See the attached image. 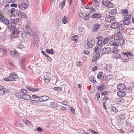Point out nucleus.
I'll return each instance as SVG.
<instances>
[{
    "instance_id": "obj_1",
    "label": "nucleus",
    "mask_w": 134,
    "mask_h": 134,
    "mask_svg": "<svg viewBox=\"0 0 134 134\" xmlns=\"http://www.w3.org/2000/svg\"><path fill=\"white\" fill-rule=\"evenodd\" d=\"M4 10H7L8 12L9 13H11L12 14H16V15H19V14L18 11L14 8H10L9 4H7L5 6Z\"/></svg>"
},
{
    "instance_id": "obj_2",
    "label": "nucleus",
    "mask_w": 134,
    "mask_h": 134,
    "mask_svg": "<svg viewBox=\"0 0 134 134\" xmlns=\"http://www.w3.org/2000/svg\"><path fill=\"white\" fill-rule=\"evenodd\" d=\"M29 3L27 0H22L21 3L18 4V8L21 10H22V8L27 9L29 7Z\"/></svg>"
},
{
    "instance_id": "obj_3",
    "label": "nucleus",
    "mask_w": 134,
    "mask_h": 134,
    "mask_svg": "<svg viewBox=\"0 0 134 134\" xmlns=\"http://www.w3.org/2000/svg\"><path fill=\"white\" fill-rule=\"evenodd\" d=\"M30 24V23H27V24L25 25V32L30 36H33L35 34V33L34 31H32L31 29L29 26Z\"/></svg>"
},
{
    "instance_id": "obj_4",
    "label": "nucleus",
    "mask_w": 134,
    "mask_h": 134,
    "mask_svg": "<svg viewBox=\"0 0 134 134\" xmlns=\"http://www.w3.org/2000/svg\"><path fill=\"white\" fill-rule=\"evenodd\" d=\"M114 41L115 42H113L111 43L113 46H118L119 45H123L125 43V40L121 38L116 41Z\"/></svg>"
},
{
    "instance_id": "obj_5",
    "label": "nucleus",
    "mask_w": 134,
    "mask_h": 134,
    "mask_svg": "<svg viewBox=\"0 0 134 134\" xmlns=\"http://www.w3.org/2000/svg\"><path fill=\"white\" fill-rule=\"evenodd\" d=\"M14 20L13 21L10 20V22L7 26L10 30L12 31H13L16 28Z\"/></svg>"
},
{
    "instance_id": "obj_6",
    "label": "nucleus",
    "mask_w": 134,
    "mask_h": 134,
    "mask_svg": "<svg viewBox=\"0 0 134 134\" xmlns=\"http://www.w3.org/2000/svg\"><path fill=\"white\" fill-rule=\"evenodd\" d=\"M93 42L92 39L88 37L87 39V43L85 46L86 48L88 49L92 48L93 46Z\"/></svg>"
},
{
    "instance_id": "obj_7",
    "label": "nucleus",
    "mask_w": 134,
    "mask_h": 134,
    "mask_svg": "<svg viewBox=\"0 0 134 134\" xmlns=\"http://www.w3.org/2000/svg\"><path fill=\"white\" fill-rule=\"evenodd\" d=\"M9 77L10 79L9 80V81H16V80L18 78V76L17 74L12 73L9 75Z\"/></svg>"
},
{
    "instance_id": "obj_8",
    "label": "nucleus",
    "mask_w": 134,
    "mask_h": 134,
    "mask_svg": "<svg viewBox=\"0 0 134 134\" xmlns=\"http://www.w3.org/2000/svg\"><path fill=\"white\" fill-rule=\"evenodd\" d=\"M115 17L114 16H110L109 15L106 16L105 18L106 21L110 23L115 20Z\"/></svg>"
},
{
    "instance_id": "obj_9",
    "label": "nucleus",
    "mask_w": 134,
    "mask_h": 134,
    "mask_svg": "<svg viewBox=\"0 0 134 134\" xmlns=\"http://www.w3.org/2000/svg\"><path fill=\"white\" fill-rule=\"evenodd\" d=\"M102 52L104 54H108L111 52V49L110 47L106 46L102 49Z\"/></svg>"
},
{
    "instance_id": "obj_10",
    "label": "nucleus",
    "mask_w": 134,
    "mask_h": 134,
    "mask_svg": "<svg viewBox=\"0 0 134 134\" xmlns=\"http://www.w3.org/2000/svg\"><path fill=\"white\" fill-rule=\"evenodd\" d=\"M13 33H12L11 36L13 38H14L18 36L19 32L18 31L17 29L15 28V29L13 30Z\"/></svg>"
},
{
    "instance_id": "obj_11",
    "label": "nucleus",
    "mask_w": 134,
    "mask_h": 134,
    "mask_svg": "<svg viewBox=\"0 0 134 134\" xmlns=\"http://www.w3.org/2000/svg\"><path fill=\"white\" fill-rule=\"evenodd\" d=\"M2 87L0 89V95H4L9 91V90L8 89L4 88V87L3 86H2Z\"/></svg>"
},
{
    "instance_id": "obj_12",
    "label": "nucleus",
    "mask_w": 134,
    "mask_h": 134,
    "mask_svg": "<svg viewBox=\"0 0 134 134\" xmlns=\"http://www.w3.org/2000/svg\"><path fill=\"white\" fill-rule=\"evenodd\" d=\"M100 27V25L98 23L95 24L93 26L92 29L93 32H95L97 31L99 29Z\"/></svg>"
},
{
    "instance_id": "obj_13",
    "label": "nucleus",
    "mask_w": 134,
    "mask_h": 134,
    "mask_svg": "<svg viewBox=\"0 0 134 134\" xmlns=\"http://www.w3.org/2000/svg\"><path fill=\"white\" fill-rule=\"evenodd\" d=\"M121 53L122 54L121 59L128 55L129 56H132L133 55V53L131 52H127Z\"/></svg>"
},
{
    "instance_id": "obj_14",
    "label": "nucleus",
    "mask_w": 134,
    "mask_h": 134,
    "mask_svg": "<svg viewBox=\"0 0 134 134\" xmlns=\"http://www.w3.org/2000/svg\"><path fill=\"white\" fill-rule=\"evenodd\" d=\"M122 37V36L121 34L119 32H117V33H116V35L115 36L114 39L117 40L121 38Z\"/></svg>"
},
{
    "instance_id": "obj_15",
    "label": "nucleus",
    "mask_w": 134,
    "mask_h": 134,
    "mask_svg": "<svg viewBox=\"0 0 134 134\" xmlns=\"http://www.w3.org/2000/svg\"><path fill=\"white\" fill-rule=\"evenodd\" d=\"M118 90H122L125 88V84L121 83L118 85L117 86Z\"/></svg>"
},
{
    "instance_id": "obj_16",
    "label": "nucleus",
    "mask_w": 134,
    "mask_h": 134,
    "mask_svg": "<svg viewBox=\"0 0 134 134\" xmlns=\"http://www.w3.org/2000/svg\"><path fill=\"white\" fill-rule=\"evenodd\" d=\"M7 48L5 47H0V52H3V55L5 56L7 54Z\"/></svg>"
},
{
    "instance_id": "obj_17",
    "label": "nucleus",
    "mask_w": 134,
    "mask_h": 134,
    "mask_svg": "<svg viewBox=\"0 0 134 134\" xmlns=\"http://www.w3.org/2000/svg\"><path fill=\"white\" fill-rule=\"evenodd\" d=\"M22 98L25 100H29L31 99L32 97L29 95L23 94L22 95Z\"/></svg>"
},
{
    "instance_id": "obj_18",
    "label": "nucleus",
    "mask_w": 134,
    "mask_h": 134,
    "mask_svg": "<svg viewBox=\"0 0 134 134\" xmlns=\"http://www.w3.org/2000/svg\"><path fill=\"white\" fill-rule=\"evenodd\" d=\"M119 25V23L115 22L111 23L110 26L111 27L115 29L118 28Z\"/></svg>"
},
{
    "instance_id": "obj_19",
    "label": "nucleus",
    "mask_w": 134,
    "mask_h": 134,
    "mask_svg": "<svg viewBox=\"0 0 134 134\" xmlns=\"http://www.w3.org/2000/svg\"><path fill=\"white\" fill-rule=\"evenodd\" d=\"M117 94L118 96L120 97H122L125 96L126 95V93L124 91L122 90H121L117 92Z\"/></svg>"
},
{
    "instance_id": "obj_20",
    "label": "nucleus",
    "mask_w": 134,
    "mask_h": 134,
    "mask_svg": "<svg viewBox=\"0 0 134 134\" xmlns=\"http://www.w3.org/2000/svg\"><path fill=\"white\" fill-rule=\"evenodd\" d=\"M113 39V38H111V37L109 39L108 38L106 37L105 38L103 41V43L104 44H107L109 41L110 40V42H113V40L112 41L111 40Z\"/></svg>"
},
{
    "instance_id": "obj_21",
    "label": "nucleus",
    "mask_w": 134,
    "mask_h": 134,
    "mask_svg": "<svg viewBox=\"0 0 134 134\" xmlns=\"http://www.w3.org/2000/svg\"><path fill=\"white\" fill-rule=\"evenodd\" d=\"M109 109L110 110H111L112 112L114 114L116 113L118 111L117 108L116 107L113 106L110 107Z\"/></svg>"
},
{
    "instance_id": "obj_22",
    "label": "nucleus",
    "mask_w": 134,
    "mask_h": 134,
    "mask_svg": "<svg viewBox=\"0 0 134 134\" xmlns=\"http://www.w3.org/2000/svg\"><path fill=\"white\" fill-rule=\"evenodd\" d=\"M10 53L11 56L14 58H16L18 54V52L13 51H11Z\"/></svg>"
},
{
    "instance_id": "obj_23",
    "label": "nucleus",
    "mask_w": 134,
    "mask_h": 134,
    "mask_svg": "<svg viewBox=\"0 0 134 134\" xmlns=\"http://www.w3.org/2000/svg\"><path fill=\"white\" fill-rule=\"evenodd\" d=\"M118 117L119 120H123L125 119V114H120L118 116Z\"/></svg>"
},
{
    "instance_id": "obj_24",
    "label": "nucleus",
    "mask_w": 134,
    "mask_h": 134,
    "mask_svg": "<svg viewBox=\"0 0 134 134\" xmlns=\"http://www.w3.org/2000/svg\"><path fill=\"white\" fill-rule=\"evenodd\" d=\"M50 105L53 108H56L58 105V102L57 101L54 100L50 103Z\"/></svg>"
},
{
    "instance_id": "obj_25",
    "label": "nucleus",
    "mask_w": 134,
    "mask_h": 134,
    "mask_svg": "<svg viewBox=\"0 0 134 134\" xmlns=\"http://www.w3.org/2000/svg\"><path fill=\"white\" fill-rule=\"evenodd\" d=\"M106 87L105 86L101 84L99 86H98L97 88V90L99 91H102Z\"/></svg>"
},
{
    "instance_id": "obj_26",
    "label": "nucleus",
    "mask_w": 134,
    "mask_h": 134,
    "mask_svg": "<svg viewBox=\"0 0 134 134\" xmlns=\"http://www.w3.org/2000/svg\"><path fill=\"white\" fill-rule=\"evenodd\" d=\"M18 12L19 13V14H20V15L21 17L25 19H26L27 18V16L26 15V14L24 13V12L21 11H19V12L18 11Z\"/></svg>"
},
{
    "instance_id": "obj_27",
    "label": "nucleus",
    "mask_w": 134,
    "mask_h": 134,
    "mask_svg": "<svg viewBox=\"0 0 134 134\" xmlns=\"http://www.w3.org/2000/svg\"><path fill=\"white\" fill-rule=\"evenodd\" d=\"M101 15L99 13H94L92 15L91 17L95 18H99L101 17Z\"/></svg>"
},
{
    "instance_id": "obj_28",
    "label": "nucleus",
    "mask_w": 134,
    "mask_h": 134,
    "mask_svg": "<svg viewBox=\"0 0 134 134\" xmlns=\"http://www.w3.org/2000/svg\"><path fill=\"white\" fill-rule=\"evenodd\" d=\"M132 16L131 14L130 15H126L124 16L123 20H130V19L131 18Z\"/></svg>"
},
{
    "instance_id": "obj_29",
    "label": "nucleus",
    "mask_w": 134,
    "mask_h": 134,
    "mask_svg": "<svg viewBox=\"0 0 134 134\" xmlns=\"http://www.w3.org/2000/svg\"><path fill=\"white\" fill-rule=\"evenodd\" d=\"M109 1L108 0H103L102 1V4L103 5L107 7Z\"/></svg>"
},
{
    "instance_id": "obj_30",
    "label": "nucleus",
    "mask_w": 134,
    "mask_h": 134,
    "mask_svg": "<svg viewBox=\"0 0 134 134\" xmlns=\"http://www.w3.org/2000/svg\"><path fill=\"white\" fill-rule=\"evenodd\" d=\"M46 53L53 55L54 54V51L52 49H46Z\"/></svg>"
},
{
    "instance_id": "obj_31",
    "label": "nucleus",
    "mask_w": 134,
    "mask_h": 134,
    "mask_svg": "<svg viewBox=\"0 0 134 134\" xmlns=\"http://www.w3.org/2000/svg\"><path fill=\"white\" fill-rule=\"evenodd\" d=\"M120 30H124V25L123 24H119V25L118 28Z\"/></svg>"
},
{
    "instance_id": "obj_32",
    "label": "nucleus",
    "mask_w": 134,
    "mask_h": 134,
    "mask_svg": "<svg viewBox=\"0 0 134 134\" xmlns=\"http://www.w3.org/2000/svg\"><path fill=\"white\" fill-rule=\"evenodd\" d=\"M111 51L112 53H116L118 52V50L116 47H113L112 48Z\"/></svg>"
},
{
    "instance_id": "obj_33",
    "label": "nucleus",
    "mask_w": 134,
    "mask_h": 134,
    "mask_svg": "<svg viewBox=\"0 0 134 134\" xmlns=\"http://www.w3.org/2000/svg\"><path fill=\"white\" fill-rule=\"evenodd\" d=\"M10 22V21H9V20L7 19H4L3 20L2 22L7 26L8 25Z\"/></svg>"
},
{
    "instance_id": "obj_34",
    "label": "nucleus",
    "mask_w": 134,
    "mask_h": 134,
    "mask_svg": "<svg viewBox=\"0 0 134 134\" xmlns=\"http://www.w3.org/2000/svg\"><path fill=\"white\" fill-rule=\"evenodd\" d=\"M27 33L25 32H23L21 34V37L23 39H24L27 36Z\"/></svg>"
},
{
    "instance_id": "obj_35",
    "label": "nucleus",
    "mask_w": 134,
    "mask_h": 134,
    "mask_svg": "<svg viewBox=\"0 0 134 134\" xmlns=\"http://www.w3.org/2000/svg\"><path fill=\"white\" fill-rule=\"evenodd\" d=\"M117 12L116 10L115 9H112L110 10L109 13L111 14H115Z\"/></svg>"
},
{
    "instance_id": "obj_36",
    "label": "nucleus",
    "mask_w": 134,
    "mask_h": 134,
    "mask_svg": "<svg viewBox=\"0 0 134 134\" xmlns=\"http://www.w3.org/2000/svg\"><path fill=\"white\" fill-rule=\"evenodd\" d=\"M129 56V55H128L124 58H122V59L123 60V61L124 62H127L130 59Z\"/></svg>"
},
{
    "instance_id": "obj_37",
    "label": "nucleus",
    "mask_w": 134,
    "mask_h": 134,
    "mask_svg": "<svg viewBox=\"0 0 134 134\" xmlns=\"http://www.w3.org/2000/svg\"><path fill=\"white\" fill-rule=\"evenodd\" d=\"M94 5L96 7H99V2L97 1V0H94Z\"/></svg>"
},
{
    "instance_id": "obj_38",
    "label": "nucleus",
    "mask_w": 134,
    "mask_h": 134,
    "mask_svg": "<svg viewBox=\"0 0 134 134\" xmlns=\"http://www.w3.org/2000/svg\"><path fill=\"white\" fill-rule=\"evenodd\" d=\"M103 72H99L98 73L97 76V77L98 79H103L102 78V76Z\"/></svg>"
},
{
    "instance_id": "obj_39",
    "label": "nucleus",
    "mask_w": 134,
    "mask_h": 134,
    "mask_svg": "<svg viewBox=\"0 0 134 134\" xmlns=\"http://www.w3.org/2000/svg\"><path fill=\"white\" fill-rule=\"evenodd\" d=\"M90 13H88L86 15H85L83 19H84L86 20H88L89 18L90 17Z\"/></svg>"
},
{
    "instance_id": "obj_40",
    "label": "nucleus",
    "mask_w": 134,
    "mask_h": 134,
    "mask_svg": "<svg viewBox=\"0 0 134 134\" xmlns=\"http://www.w3.org/2000/svg\"><path fill=\"white\" fill-rule=\"evenodd\" d=\"M100 94L99 93H97L95 96L94 97L97 100H98L100 98Z\"/></svg>"
},
{
    "instance_id": "obj_41",
    "label": "nucleus",
    "mask_w": 134,
    "mask_h": 134,
    "mask_svg": "<svg viewBox=\"0 0 134 134\" xmlns=\"http://www.w3.org/2000/svg\"><path fill=\"white\" fill-rule=\"evenodd\" d=\"M45 81L47 82H49L50 80V78L49 77L44 76V78Z\"/></svg>"
},
{
    "instance_id": "obj_42",
    "label": "nucleus",
    "mask_w": 134,
    "mask_h": 134,
    "mask_svg": "<svg viewBox=\"0 0 134 134\" xmlns=\"http://www.w3.org/2000/svg\"><path fill=\"white\" fill-rule=\"evenodd\" d=\"M121 55L120 54H119L115 53V57L116 58H119L121 59Z\"/></svg>"
},
{
    "instance_id": "obj_43",
    "label": "nucleus",
    "mask_w": 134,
    "mask_h": 134,
    "mask_svg": "<svg viewBox=\"0 0 134 134\" xmlns=\"http://www.w3.org/2000/svg\"><path fill=\"white\" fill-rule=\"evenodd\" d=\"M42 98L43 101H45L48 100L49 99V97L47 96H42Z\"/></svg>"
},
{
    "instance_id": "obj_44",
    "label": "nucleus",
    "mask_w": 134,
    "mask_h": 134,
    "mask_svg": "<svg viewBox=\"0 0 134 134\" xmlns=\"http://www.w3.org/2000/svg\"><path fill=\"white\" fill-rule=\"evenodd\" d=\"M94 50L95 52H99L100 51V48L97 46H96L94 48Z\"/></svg>"
},
{
    "instance_id": "obj_45",
    "label": "nucleus",
    "mask_w": 134,
    "mask_h": 134,
    "mask_svg": "<svg viewBox=\"0 0 134 134\" xmlns=\"http://www.w3.org/2000/svg\"><path fill=\"white\" fill-rule=\"evenodd\" d=\"M65 1L63 0L62 2L60 3V5L61 6V8L62 9L64 7L65 5Z\"/></svg>"
},
{
    "instance_id": "obj_46",
    "label": "nucleus",
    "mask_w": 134,
    "mask_h": 134,
    "mask_svg": "<svg viewBox=\"0 0 134 134\" xmlns=\"http://www.w3.org/2000/svg\"><path fill=\"white\" fill-rule=\"evenodd\" d=\"M122 13L124 15H126L129 13L127 9H125L122 11Z\"/></svg>"
},
{
    "instance_id": "obj_47",
    "label": "nucleus",
    "mask_w": 134,
    "mask_h": 134,
    "mask_svg": "<svg viewBox=\"0 0 134 134\" xmlns=\"http://www.w3.org/2000/svg\"><path fill=\"white\" fill-rule=\"evenodd\" d=\"M103 44H104L103 43V42H102V40L99 41H98L97 43L98 46L101 47L102 46H103Z\"/></svg>"
},
{
    "instance_id": "obj_48",
    "label": "nucleus",
    "mask_w": 134,
    "mask_h": 134,
    "mask_svg": "<svg viewBox=\"0 0 134 134\" xmlns=\"http://www.w3.org/2000/svg\"><path fill=\"white\" fill-rule=\"evenodd\" d=\"M123 20L124 23V25H129V24H130V20Z\"/></svg>"
},
{
    "instance_id": "obj_49",
    "label": "nucleus",
    "mask_w": 134,
    "mask_h": 134,
    "mask_svg": "<svg viewBox=\"0 0 134 134\" xmlns=\"http://www.w3.org/2000/svg\"><path fill=\"white\" fill-rule=\"evenodd\" d=\"M23 122H24V123H25V124L26 125H28L29 124H30V122L29 121L26 119H24Z\"/></svg>"
},
{
    "instance_id": "obj_50",
    "label": "nucleus",
    "mask_w": 134,
    "mask_h": 134,
    "mask_svg": "<svg viewBox=\"0 0 134 134\" xmlns=\"http://www.w3.org/2000/svg\"><path fill=\"white\" fill-rule=\"evenodd\" d=\"M54 88L55 90L57 91H60L62 90V88L61 87H55Z\"/></svg>"
},
{
    "instance_id": "obj_51",
    "label": "nucleus",
    "mask_w": 134,
    "mask_h": 134,
    "mask_svg": "<svg viewBox=\"0 0 134 134\" xmlns=\"http://www.w3.org/2000/svg\"><path fill=\"white\" fill-rule=\"evenodd\" d=\"M25 59L24 58H22L21 60L20 61V63L21 65L22 64H24L25 63Z\"/></svg>"
},
{
    "instance_id": "obj_52",
    "label": "nucleus",
    "mask_w": 134,
    "mask_h": 134,
    "mask_svg": "<svg viewBox=\"0 0 134 134\" xmlns=\"http://www.w3.org/2000/svg\"><path fill=\"white\" fill-rule=\"evenodd\" d=\"M114 5V4L112 3L109 1V3L107 7L108 8H111L113 7Z\"/></svg>"
},
{
    "instance_id": "obj_53",
    "label": "nucleus",
    "mask_w": 134,
    "mask_h": 134,
    "mask_svg": "<svg viewBox=\"0 0 134 134\" xmlns=\"http://www.w3.org/2000/svg\"><path fill=\"white\" fill-rule=\"evenodd\" d=\"M125 125L128 127H130L131 126V124L130 122L126 121L125 122Z\"/></svg>"
},
{
    "instance_id": "obj_54",
    "label": "nucleus",
    "mask_w": 134,
    "mask_h": 134,
    "mask_svg": "<svg viewBox=\"0 0 134 134\" xmlns=\"http://www.w3.org/2000/svg\"><path fill=\"white\" fill-rule=\"evenodd\" d=\"M17 6V4H16L12 3L10 4V7L12 8V7H14L15 8H16Z\"/></svg>"
},
{
    "instance_id": "obj_55",
    "label": "nucleus",
    "mask_w": 134,
    "mask_h": 134,
    "mask_svg": "<svg viewBox=\"0 0 134 134\" xmlns=\"http://www.w3.org/2000/svg\"><path fill=\"white\" fill-rule=\"evenodd\" d=\"M4 16L2 14H0V22H2L4 20Z\"/></svg>"
},
{
    "instance_id": "obj_56",
    "label": "nucleus",
    "mask_w": 134,
    "mask_h": 134,
    "mask_svg": "<svg viewBox=\"0 0 134 134\" xmlns=\"http://www.w3.org/2000/svg\"><path fill=\"white\" fill-rule=\"evenodd\" d=\"M45 57L47 58V59L48 61H51L52 60V59L50 57H49V56L47 54L46 55Z\"/></svg>"
},
{
    "instance_id": "obj_57",
    "label": "nucleus",
    "mask_w": 134,
    "mask_h": 134,
    "mask_svg": "<svg viewBox=\"0 0 134 134\" xmlns=\"http://www.w3.org/2000/svg\"><path fill=\"white\" fill-rule=\"evenodd\" d=\"M15 96L20 98H22V95H20L19 93H17L15 94Z\"/></svg>"
},
{
    "instance_id": "obj_58",
    "label": "nucleus",
    "mask_w": 134,
    "mask_h": 134,
    "mask_svg": "<svg viewBox=\"0 0 134 134\" xmlns=\"http://www.w3.org/2000/svg\"><path fill=\"white\" fill-rule=\"evenodd\" d=\"M98 58L97 57H96L94 55L93 57V58L92 60V62H95Z\"/></svg>"
},
{
    "instance_id": "obj_59",
    "label": "nucleus",
    "mask_w": 134,
    "mask_h": 134,
    "mask_svg": "<svg viewBox=\"0 0 134 134\" xmlns=\"http://www.w3.org/2000/svg\"><path fill=\"white\" fill-rule=\"evenodd\" d=\"M21 92L23 93L26 94L27 93V92L26 90L24 89H21Z\"/></svg>"
},
{
    "instance_id": "obj_60",
    "label": "nucleus",
    "mask_w": 134,
    "mask_h": 134,
    "mask_svg": "<svg viewBox=\"0 0 134 134\" xmlns=\"http://www.w3.org/2000/svg\"><path fill=\"white\" fill-rule=\"evenodd\" d=\"M66 16H64L62 19V20L63 23L64 24L67 23L66 20Z\"/></svg>"
},
{
    "instance_id": "obj_61",
    "label": "nucleus",
    "mask_w": 134,
    "mask_h": 134,
    "mask_svg": "<svg viewBox=\"0 0 134 134\" xmlns=\"http://www.w3.org/2000/svg\"><path fill=\"white\" fill-rule=\"evenodd\" d=\"M37 130L39 132H42L43 131V130L42 129L39 127H37Z\"/></svg>"
},
{
    "instance_id": "obj_62",
    "label": "nucleus",
    "mask_w": 134,
    "mask_h": 134,
    "mask_svg": "<svg viewBox=\"0 0 134 134\" xmlns=\"http://www.w3.org/2000/svg\"><path fill=\"white\" fill-rule=\"evenodd\" d=\"M38 90V88H32V87H31L30 89V91H31L32 92H34L35 91H37Z\"/></svg>"
},
{
    "instance_id": "obj_63",
    "label": "nucleus",
    "mask_w": 134,
    "mask_h": 134,
    "mask_svg": "<svg viewBox=\"0 0 134 134\" xmlns=\"http://www.w3.org/2000/svg\"><path fill=\"white\" fill-rule=\"evenodd\" d=\"M71 112L74 114H75V111L74 109L72 107H70Z\"/></svg>"
},
{
    "instance_id": "obj_64",
    "label": "nucleus",
    "mask_w": 134,
    "mask_h": 134,
    "mask_svg": "<svg viewBox=\"0 0 134 134\" xmlns=\"http://www.w3.org/2000/svg\"><path fill=\"white\" fill-rule=\"evenodd\" d=\"M38 98V100L40 102L43 101V100L42 98V96L41 97H40L39 96Z\"/></svg>"
}]
</instances>
